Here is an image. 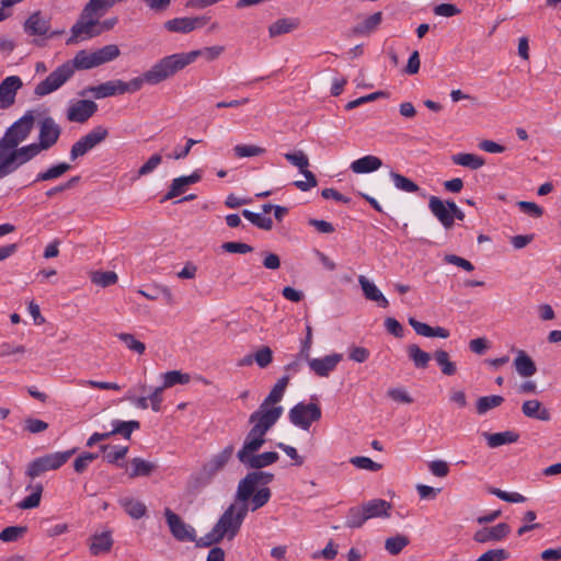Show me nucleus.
<instances>
[{
  "label": "nucleus",
  "mask_w": 561,
  "mask_h": 561,
  "mask_svg": "<svg viewBox=\"0 0 561 561\" xmlns=\"http://www.w3.org/2000/svg\"><path fill=\"white\" fill-rule=\"evenodd\" d=\"M276 414H267L261 423H252V428L248 432L243 446L237 453L238 460L245 467L260 470L275 463L279 456L276 451H265L256 455L265 444V435L274 426Z\"/></svg>",
  "instance_id": "nucleus-1"
},
{
  "label": "nucleus",
  "mask_w": 561,
  "mask_h": 561,
  "mask_svg": "<svg viewBox=\"0 0 561 561\" xmlns=\"http://www.w3.org/2000/svg\"><path fill=\"white\" fill-rule=\"evenodd\" d=\"M179 64L174 60L169 59L165 56L154 62L148 70L141 73V76L131 79L128 82L122 80L123 94L135 93L139 91L145 83L149 85H158L163 81H167L175 76V69Z\"/></svg>",
  "instance_id": "nucleus-2"
},
{
  "label": "nucleus",
  "mask_w": 561,
  "mask_h": 561,
  "mask_svg": "<svg viewBox=\"0 0 561 561\" xmlns=\"http://www.w3.org/2000/svg\"><path fill=\"white\" fill-rule=\"evenodd\" d=\"M103 14L99 8L91 9L89 1L81 11L77 22L70 28L71 35L66 41V44L75 45L101 35L99 18Z\"/></svg>",
  "instance_id": "nucleus-3"
},
{
  "label": "nucleus",
  "mask_w": 561,
  "mask_h": 561,
  "mask_svg": "<svg viewBox=\"0 0 561 561\" xmlns=\"http://www.w3.org/2000/svg\"><path fill=\"white\" fill-rule=\"evenodd\" d=\"M121 55V50L117 45L108 44L94 51L87 49L79 50L73 59L66 61L71 68V75L73 76L76 70H88L106 62L116 59Z\"/></svg>",
  "instance_id": "nucleus-4"
},
{
  "label": "nucleus",
  "mask_w": 561,
  "mask_h": 561,
  "mask_svg": "<svg viewBox=\"0 0 561 561\" xmlns=\"http://www.w3.org/2000/svg\"><path fill=\"white\" fill-rule=\"evenodd\" d=\"M249 512L248 502L230 504L215 524V531L224 539L232 540L239 533Z\"/></svg>",
  "instance_id": "nucleus-5"
},
{
  "label": "nucleus",
  "mask_w": 561,
  "mask_h": 561,
  "mask_svg": "<svg viewBox=\"0 0 561 561\" xmlns=\"http://www.w3.org/2000/svg\"><path fill=\"white\" fill-rule=\"evenodd\" d=\"M288 383H289L288 375L280 377L277 380V382L274 385V387L272 388V390L270 391L267 397L263 400V402L261 403L259 409L250 415L249 422L250 423H261L263 417L266 416L267 414L268 415L276 414V416L274 417L275 419L274 424H275L278 421V419L282 416L284 410H283V407H280V405H277V407H273V405L278 403L283 399Z\"/></svg>",
  "instance_id": "nucleus-6"
},
{
  "label": "nucleus",
  "mask_w": 561,
  "mask_h": 561,
  "mask_svg": "<svg viewBox=\"0 0 561 561\" xmlns=\"http://www.w3.org/2000/svg\"><path fill=\"white\" fill-rule=\"evenodd\" d=\"M32 159L34 156L28 147L10 148L0 142V180L13 174Z\"/></svg>",
  "instance_id": "nucleus-7"
},
{
  "label": "nucleus",
  "mask_w": 561,
  "mask_h": 561,
  "mask_svg": "<svg viewBox=\"0 0 561 561\" xmlns=\"http://www.w3.org/2000/svg\"><path fill=\"white\" fill-rule=\"evenodd\" d=\"M75 451L76 449L56 451L35 458L27 465L25 474L31 479H35L46 471L57 470L69 460Z\"/></svg>",
  "instance_id": "nucleus-8"
},
{
  "label": "nucleus",
  "mask_w": 561,
  "mask_h": 561,
  "mask_svg": "<svg viewBox=\"0 0 561 561\" xmlns=\"http://www.w3.org/2000/svg\"><path fill=\"white\" fill-rule=\"evenodd\" d=\"M61 135L60 126L51 116L44 117L39 123L38 141L26 145L32 154L37 157L42 151L55 146Z\"/></svg>",
  "instance_id": "nucleus-9"
},
{
  "label": "nucleus",
  "mask_w": 561,
  "mask_h": 561,
  "mask_svg": "<svg viewBox=\"0 0 561 561\" xmlns=\"http://www.w3.org/2000/svg\"><path fill=\"white\" fill-rule=\"evenodd\" d=\"M35 117L32 112H26L14 122L4 133L0 142L3 147L20 148V144L27 139L34 128Z\"/></svg>",
  "instance_id": "nucleus-10"
},
{
  "label": "nucleus",
  "mask_w": 561,
  "mask_h": 561,
  "mask_svg": "<svg viewBox=\"0 0 561 561\" xmlns=\"http://www.w3.org/2000/svg\"><path fill=\"white\" fill-rule=\"evenodd\" d=\"M274 473L253 470L238 483L236 502H248L259 485L266 486L274 480Z\"/></svg>",
  "instance_id": "nucleus-11"
},
{
  "label": "nucleus",
  "mask_w": 561,
  "mask_h": 561,
  "mask_svg": "<svg viewBox=\"0 0 561 561\" xmlns=\"http://www.w3.org/2000/svg\"><path fill=\"white\" fill-rule=\"evenodd\" d=\"M322 416L319 404L310 402H299L294 405L288 413V419L295 426L308 431L313 422H318Z\"/></svg>",
  "instance_id": "nucleus-12"
},
{
  "label": "nucleus",
  "mask_w": 561,
  "mask_h": 561,
  "mask_svg": "<svg viewBox=\"0 0 561 561\" xmlns=\"http://www.w3.org/2000/svg\"><path fill=\"white\" fill-rule=\"evenodd\" d=\"M234 447L232 444L226 446L220 453L214 455L201 469L197 474V481L202 485L208 484L213 478L225 468L231 459Z\"/></svg>",
  "instance_id": "nucleus-13"
},
{
  "label": "nucleus",
  "mask_w": 561,
  "mask_h": 561,
  "mask_svg": "<svg viewBox=\"0 0 561 561\" xmlns=\"http://www.w3.org/2000/svg\"><path fill=\"white\" fill-rule=\"evenodd\" d=\"M71 75V68L64 62L57 67L49 76L36 84L34 94L37 96H45L58 90L65 82H67Z\"/></svg>",
  "instance_id": "nucleus-14"
},
{
  "label": "nucleus",
  "mask_w": 561,
  "mask_h": 561,
  "mask_svg": "<svg viewBox=\"0 0 561 561\" xmlns=\"http://www.w3.org/2000/svg\"><path fill=\"white\" fill-rule=\"evenodd\" d=\"M225 50L224 46H211L204 49L191 50L188 53H176L169 55V59L179 64L175 69V75L183 70L188 65L193 64L199 56H204L207 60L211 61L218 58Z\"/></svg>",
  "instance_id": "nucleus-15"
},
{
  "label": "nucleus",
  "mask_w": 561,
  "mask_h": 561,
  "mask_svg": "<svg viewBox=\"0 0 561 561\" xmlns=\"http://www.w3.org/2000/svg\"><path fill=\"white\" fill-rule=\"evenodd\" d=\"M164 516L169 525L171 534L180 541H194L195 530L186 525L182 518L170 508L164 510Z\"/></svg>",
  "instance_id": "nucleus-16"
},
{
  "label": "nucleus",
  "mask_w": 561,
  "mask_h": 561,
  "mask_svg": "<svg viewBox=\"0 0 561 561\" xmlns=\"http://www.w3.org/2000/svg\"><path fill=\"white\" fill-rule=\"evenodd\" d=\"M209 16H195V18H175L172 20H168L164 23L165 30L173 33H182L187 34L196 28H201L206 25L209 21Z\"/></svg>",
  "instance_id": "nucleus-17"
},
{
  "label": "nucleus",
  "mask_w": 561,
  "mask_h": 561,
  "mask_svg": "<svg viewBox=\"0 0 561 561\" xmlns=\"http://www.w3.org/2000/svg\"><path fill=\"white\" fill-rule=\"evenodd\" d=\"M98 111V105L91 100H79L67 110V119L73 123H85Z\"/></svg>",
  "instance_id": "nucleus-18"
},
{
  "label": "nucleus",
  "mask_w": 561,
  "mask_h": 561,
  "mask_svg": "<svg viewBox=\"0 0 561 561\" xmlns=\"http://www.w3.org/2000/svg\"><path fill=\"white\" fill-rule=\"evenodd\" d=\"M343 359V355L333 353L322 358H311L309 356L308 365L310 369L319 377H328L332 373L337 364Z\"/></svg>",
  "instance_id": "nucleus-19"
},
{
  "label": "nucleus",
  "mask_w": 561,
  "mask_h": 561,
  "mask_svg": "<svg viewBox=\"0 0 561 561\" xmlns=\"http://www.w3.org/2000/svg\"><path fill=\"white\" fill-rule=\"evenodd\" d=\"M511 533V527L506 523H500L492 527H483L478 529L473 535V540L479 543L490 541H501L505 539Z\"/></svg>",
  "instance_id": "nucleus-20"
},
{
  "label": "nucleus",
  "mask_w": 561,
  "mask_h": 561,
  "mask_svg": "<svg viewBox=\"0 0 561 561\" xmlns=\"http://www.w3.org/2000/svg\"><path fill=\"white\" fill-rule=\"evenodd\" d=\"M23 85L22 80L18 76L7 77L0 83V107L8 108L14 101L18 90Z\"/></svg>",
  "instance_id": "nucleus-21"
},
{
  "label": "nucleus",
  "mask_w": 561,
  "mask_h": 561,
  "mask_svg": "<svg viewBox=\"0 0 561 561\" xmlns=\"http://www.w3.org/2000/svg\"><path fill=\"white\" fill-rule=\"evenodd\" d=\"M201 179H202V174L199 171H194L190 175L180 176V178L174 179L170 185L168 193L161 199V203L180 196L181 194H183L185 192L186 186L199 182Z\"/></svg>",
  "instance_id": "nucleus-22"
},
{
  "label": "nucleus",
  "mask_w": 561,
  "mask_h": 561,
  "mask_svg": "<svg viewBox=\"0 0 561 561\" xmlns=\"http://www.w3.org/2000/svg\"><path fill=\"white\" fill-rule=\"evenodd\" d=\"M91 93L95 99H105L114 95L123 94L122 80H110L94 87H88L81 92V95Z\"/></svg>",
  "instance_id": "nucleus-23"
},
{
  "label": "nucleus",
  "mask_w": 561,
  "mask_h": 561,
  "mask_svg": "<svg viewBox=\"0 0 561 561\" xmlns=\"http://www.w3.org/2000/svg\"><path fill=\"white\" fill-rule=\"evenodd\" d=\"M428 208L445 229L449 230L454 227V216H451L446 202H443L437 196H431L428 201Z\"/></svg>",
  "instance_id": "nucleus-24"
},
{
  "label": "nucleus",
  "mask_w": 561,
  "mask_h": 561,
  "mask_svg": "<svg viewBox=\"0 0 561 561\" xmlns=\"http://www.w3.org/2000/svg\"><path fill=\"white\" fill-rule=\"evenodd\" d=\"M50 23L42 16L41 11L32 13L24 23V31L28 35L44 36L48 33Z\"/></svg>",
  "instance_id": "nucleus-25"
},
{
  "label": "nucleus",
  "mask_w": 561,
  "mask_h": 561,
  "mask_svg": "<svg viewBox=\"0 0 561 561\" xmlns=\"http://www.w3.org/2000/svg\"><path fill=\"white\" fill-rule=\"evenodd\" d=\"M522 412L525 416L548 422L551 420L550 411L536 399L527 400L522 405Z\"/></svg>",
  "instance_id": "nucleus-26"
},
{
  "label": "nucleus",
  "mask_w": 561,
  "mask_h": 561,
  "mask_svg": "<svg viewBox=\"0 0 561 561\" xmlns=\"http://www.w3.org/2000/svg\"><path fill=\"white\" fill-rule=\"evenodd\" d=\"M358 283L363 289L366 299L376 301L382 308H387L389 306L388 299L383 296V294L377 288V286L374 283L368 280L367 277L360 275L358 277Z\"/></svg>",
  "instance_id": "nucleus-27"
},
{
  "label": "nucleus",
  "mask_w": 561,
  "mask_h": 561,
  "mask_svg": "<svg viewBox=\"0 0 561 561\" xmlns=\"http://www.w3.org/2000/svg\"><path fill=\"white\" fill-rule=\"evenodd\" d=\"M363 508L367 516V519L377 518V517H389L391 503L387 502L382 499H374L366 503H364Z\"/></svg>",
  "instance_id": "nucleus-28"
},
{
  "label": "nucleus",
  "mask_w": 561,
  "mask_h": 561,
  "mask_svg": "<svg viewBox=\"0 0 561 561\" xmlns=\"http://www.w3.org/2000/svg\"><path fill=\"white\" fill-rule=\"evenodd\" d=\"M381 165L382 161L380 158L368 154L353 161L350 168L356 174H364L377 171Z\"/></svg>",
  "instance_id": "nucleus-29"
},
{
  "label": "nucleus",
  "mask_w": 561,
  "mask_h": 561,
  "mask_svg": "<svg viewBox=\"0 0 561 561\" xmlns=\"http://www.w3.org/2000/svg\"><path fill=\"white\" fill-rule=\"evenodd\" d=\"M514 367L519 376L528 378L536 374L537 366L531 357L523 350L517 351L514 359Z\"/></svg>",
  "instance_id": "nucleus-30"
},
{
  "label": "nucleus",
  "mask_w": 561,
  "mask_h": 561,
  "mask_svg": "<svg viewBox=\"0 0 561 561\" xmlns=\"http://www.w3.org/2000/svg\"><path fill=\"white\" fill-rule=\"evenodd\" d=\"M157 468L158 466L154 462L135 457L130 460V467L127 469V472L130 479H135L138 477H149Z\"/></svg>",
  "instance_id": "nucleus-31"
},
{
  "label": "nucleus",
  "mask_w": 561,
  "mask_h": 561,
  "mask_svg": "<svg viewBox=\"0 0 561 561\" xmlns=\"http://www.w3.org/2000/svg\"><path fill=\"white\" fill-rule=\"evenodd\" d=\"M299 25L300 21L297 18L278 19L268 26V34L271 37L288 34L297 30Z\"/></svg>",
  "instance_id": "nucleus-32"
},
{
  "label": "nucleus",
  "mask_w": 561,
  "mask_h": 561,
  "mask_svg": "<svg viewBox=\"0 0 561 561\" xmlns=\"http://www.w3.org/2000/svg\"><path fill=\"white\" fill-rule=\"evenodd\" d=\"M482 436L486 439L490 448H496L505 444L516 443L519 438V434L514 431H505L500 433H488L484 432Z\"/></svg>",
  "instance_id": "nucleus-33"
},
{
  "label": "nucleus",
  "mask_w": 561,
  "mask_h": 561,
  "mask_svg": "<svg viewBox=\"0 0 561 561\" xmlns=\"http://www.w3.org/2000/svg\"><path fill=\"white\" fill-rule=\"evenodd\" d=\"M100 450L104 453V459L108 463H114L121 468L125 466V463L119 462V460H123L126 457L128 453V446L101 445Z\"/></svg>",
  "instance_id": "nucleus-34"
},
{
  "label": "nucleus",
  "mask_w": 561,
  "mask_h": 561,
  "mask_svg": "<svg viewBox=\"0 0 561 561\" xmlns=\"http://www.w3.org/2000/svg\"><path fill=\"white\" fill-rule=\"evenodd\" d=\"M451 161L456 165L465 167L470 170H478L484 165L485 160L483 157L474 153H456L451 156Z\"/></svg>",
  "instance_id": "nucleus-35"
},
{
  "label": "nucleus",
  "mask_w": 561,
  "mask_h": 561,
  "mask_svg": "<svg viewBox=\"0 0 561 561\" xmlns=\"http://www.w3.org/2000/svg\"><path fill=\"white\" fill-rule=\"evenodd\" d=\"M113 539L111 533L104 531L91 538L90 551L93 556L106 553L112 549Z\"/></svg>",
  "instance_id": "nucleus-36"
},
{
  "label": "nucleus",
  "mask_w": 561,
  "mask_h": 561,
  "mask_svg": "<svg viewBox=\"0 0 561 561\" xmlns=\"http://www.w3.org/2000/svg\"><path fill=\"white\" fill-rule=\"evenodd\" d=\"M408 357L413 362L414 366L419 369H425L431 360V354L421 350L416 344H410L407 347Z\"/></svg>",
  "instance_id": "nucleus-37"
},
{
  "label": "nucleus",
  "mask_w": 561,
  "mask_h": 561,
  "mask_svg": "<svg viewBox=\"0 0 561 561\" xmlns=\"http://www.w3.org/2000/svg\"><path fill=\"white\" fill-rule=\"evenodd\" d=\"M139 428H140V423L138 421L115 420V421H113V430L110 431V434H111V436L119 434L125 439H129L131 436V433Z\"/></svg>",
  "instance_id": "nucleus-38"
},
{
  "label": "nucleus",
  "mask_w": 561,
  "mask_h": 561,
  "mask_svg": "<svg viewBox=\"0 0 561 561\" xmlns=\"http://www.w3.org/2000/svg\"><path fill=\"white\" fill-rule=\"evenodd\" d=\"M70 169H71V165L66 162L55 164V165L50 167L49 169H47L46 171L39 172L36 175L35 182H44V181H50V180L58 179L61 175H64L66 172H68Z\"/></svg>",
  "instance_id": "nucleus-39"
},
{
  "label": "nucleus",
  "mask_w": 561,
  "mask_h": 561,
  "mask_svg": "<svg viewBox=\"0 0 561 561\" xmlns=\"http://www.w3.org/2000/svg\"><path fill=\"white\" fill-rule=\"evenodd\" d=\"M121 504L126 511V513L134 519H139L144 517L147 513L146 505L140 501L126 497L121 500Z\"/></svg>",
  "instance_id": "nucleus-40"
},
{
  "label": "nucleus",
  "mask_w": 561,
  "mask_h": 561,
  "mask_svg": "<svg viewBox=\"0 0 561 561\" xmlns=\"http://www.w3.org/2000/svg\"><path fill=\"white\" fill-rule=\"evenodd\" d=\"M434 359L440 367V370L446 376H453L457 371L456 364L450 360L448 352L444 350H437L434 352Z\"/></svg>",
  "instance_id": "nucleus-41"
},
{
  "label": "nucleus",
  "mask_w": 561,
  "mask_h": 561,
  "mask_svg": "<svg viewBox=\"0 0 561 561\" xmlns=\"http://www.w3.org/2000/svg\"><path fill=\"white\" fill-rule=\"evenodd\" d=\"M504 402V398L499 394H492V396H485L480 397L477 400V413L479 415L485 414L491 409H494L496 407H500Z\"/></svg>",
  "instance_id": "nucleus-42"
},
{
  "label": "nucleus",
  "mask_w": 561,
  "mask_h": 561,
  "mask_svg": "<svg viewBox=\"0 0 561 561\" xmlns=\"http://www.w3.org/2000/svg\"><path fill=\"white\" fill-rule=\"evenodd\" d=\"M368 520L363 506H353L346 515L345 526L348 528H359Z\"/></svg>",
  "instance_id": "nucleus-43"
},
{
  "label": "nucleus",
  "mask_w": 561,
  "mask_h": 561,
  "mask_svg": "<svg viewBox=\"0 0 561 561\" xmlns=\"http://www.w3.org/2000/svg\"><path fill=\"white\" fill-rule=\"evenodd\" d=\"M164 389L171 388L175 385H186L191 381V376L180 370H170L162 375Z\"/></svg>",
  "instance_id": "nucleus-44"
},
{
  "label": "nucleus",
  "mask_w": 561,
  "mask_h": 561,
  "mask_svg": "<svg viewBox=\"0 0 561 561\" xmlns=\"http://www.w3.org/2000/svg\"><path fill=\"white\" fill-rule=\"evenodd\" d=\"M410 543V539L405 535H396L393 537H389L385 541V549L391 554H399Z\"/></svg>",
  "instance_id": "nucleus-45"
},
{
  "label": "nucleus",
  "mask_w": 561,
  "mask_h": 561,
  "mask_svg": "<svg viewBox=\"0 0 561 561\" xmlns=\"http://www.w3.org/2000/svg\"><path fill=\"white\" fill-rule=\"evenodd\" d=\"M389 175L393 181L394 186L400 191L407 193H416L420 190L415 182L398 172L391 171Z\"/></svg>",
  "instance_id": "nucleus-46"
},
{
  "label": "nucleus",
  "mask_w": 561,
  "mask_h": 561,
  "mask_svg": "<svg viewBox=\"0 0 561 561\" xmlns=\"http://www.w3.org/2000/svg\"><path fill=\"white\" fill-rule=\"evenodd\" d=\"M382 21V13L376 12L366 18L362 23L357 24L354 28L355 33L368 34L374 32Z\"/></svg>",
  "instance_id": "nucleus-47"
},
{
  "label": "nucleus",
  "mask_w": 561,
  "mask_h": 561,
  "mask_svg": "<svg viewBox=\"0 0 561 561\" xmlns=\"http://www.w3.org/2000/svg\"><path fill=\"white\" fill-rule=\"evenodd\" d=\"M242 216L260 229L268 231L273 228V220L271 217L262 216L261 214L251 211L249 209H243Z\"/></svg>",
  "instance_id": "nucleus-48"
},
{
  "label": "nucleus",
  "mask_w": 561,
  "mask_h": 561,
  "mask_svg": "<svg viewBox=\"0 0 561 561\" xmlns=\"http://www.w3.org/2000/svg\"><path fill=\"white\" fill-rule=\"evenodd\" d=\"M43 493V485L41 483H37L33 486V492L24 497L22 501H20L16 506L20 510H31L35 508L39 505Z\"/></svg>",
  "instance_id": "nucleus-49"
},
{
  "label": "nucleus",
  "mask_w": 561,
  "mask_h": 561,
  "mask_svg": "<svg viewBox=\"0 0 561 561\" xmlns=\"http://www.w3.org/2000/svg\"><path fill=\"white\" fill-rule=\"evenodd\" d=\"M272 492L270 488L263 486L257 491H254L252 496L250 497L251 502L249 505V510L255 512L256 510L263 507L271 499Z\"/></svg>",
  "instance_id": "nucleus-50"
},
{
  "label": "nucleus",
  "mask_w": 561,
  "mask_h": 561,
  "mask_svg": "<svg viewBox=\"0 0 561 561\" xmlns=\"http://www.w3.org/2000/svg\"><path fill=\"white\" fill-rule=\"evenodd\" d=\"M118 277L113 271H96L91 274V282L101 287H108L116 284Z\"/></svg>",
  "instance_id": "nucleus-51"
},
{
  "label": "nucleus",
  "mask_w": 561,
  "mask_h": 561,
  "mask_svg": "<svg viewBox=\"0 0 561 561\" xmlns=\"http://www.w3.org/2000/svg\"><path fill=\"white\" fill-rule=\"evenodd\" d=\"M26 531V526H9L0 531V540L3 542H13L23 537Z\"/></svg>",
  "instance_id": "nucleus-52"
},
{
  "label": "nucleus",
  "mask_w": 561,
  "mask_h": 561,
  "mask_svg": "<svg viewBox=\"0 0 561 561\" xmlns=\"http://www.w3.org/2000/svg\"><path fill=\"white\" fill-rule=\"evenodd\" d=\"M265 148L255 145H237L233 152L237 158H250L265 153Z\"/></svg>",
  "instance_id": "nucleus-53"
},
{
  "label": "nucleus",
  "mask_w": 561,
  "mask_h": 561,
  "mask_svg": "<svg viewBox=\"0 0 561 561\" xmlns=\"http://www.w3.org/2000/svg\"><path fill=\"white\" fill-rule=\"evenodd\" d=\"M108 136V130L104 126H95L88 134L84 135L85 140L89 141L91 148H95L102 141H104Z\"/></svg>",
  "instance_id": "nucleus-54"
},
{
  "label": "nucleus",
  "mask_w": 561,
  "mask_h": 561,
  "mask_svg": "<svg viewBox=\"0 0 561 561\" xmlns=\"http://www.w3.org/2000/svg\"><path fill=\"white\" fill-rule=\"evenodd\" d=\"M99 455L94 453L84 451L78 456L73 461V469L77 473H83L91 462L98 459Z\"/></svg>",
  "instance_id": "nucleus-55"
},
{
  "label": "nucleus",
  "mask_w": 561,
  "mask_h": 561,
  "mask_svg": "<svg viewBox=\"0 0 561 561\" xmlns=\"http://www.w3.org/2000/svg\"><path fill=\"white\" fill-rule=\"evenodd\" d=\"M350 462L358 469L378 471L382 468L381 463L373 461L368 457L355 456L350 459Z\"/></svg>",
  "instance_id": "nucleus-56"
},
{
  "label": "nucleus",
  "mask_w": 561,
  "mask_h": 561,
  "mask_svg": "<svg viewBox=\"0 0 561 561\" xmlns=\"http://www.w3.org/2000/svg\"><path fill=\"white\" fill-rule=\"evenodd\" d=\"M117 337L125 343V345L133 352H136L137 354H144L146 351V345L136 340L135 336L130 333H119L117 334Z\"/></svg>",
  "instance_id": "nucleus-57"
},
{
  "label": "nucleus",
  "mask_w": 561,
  "mask_h": 561,
  "mask_svg": "<svg viewBox=\"0 0 561 561\" xmlns=\"http://www.w3.org/2000/svg\"><path fill=\"white\" fill-rule=\"evenodd\" d=\"M253 356L260 368H266L273 362V351L270 346L260 347Z\"/></svg>",
  "instance_id": "nucleus-58"
},
{
  "label": "nucleus",
  "mask_w": 561,
  "mask_h": 561,
  "mask_svg": "<svg viewBox=\"0 0 561 561\" xmlns=\"http://www.w3.org/2000/svg\"><path fill=\"white\" fill-rule=\"evenodd\" d=\"M162 162V157L159 153L152 154L137 171L135 180L145 176L151 172Z\"/></svg>",
  "instance_id": "nucleus-59"
},
{
  "label": "nucleus",
  "mask_w": 561,
  "mask_h": 561,
  "mask_svg": "<svg viewBox=\"0 0 561 561\" xmlns=\"http://www.w3.org/2000/svg\"><path fill=\"white\" fill-rule=\"evenodd\" d=\"M536 517L537 515L534 511H527L523 516L524 525L517 529V535L523 536L528 531L540 528L541 524L533 523L536 519Z\"/></svg>",
  "instance_id": "nucleus-60"
},
{
  "label": "nucleus",
  "mask_w": 561,
  "mask_h": 561,
  "mask_svg": "<svg viewBox=\"0 0 561 561\" xmlns=\"http://www.w3.org/2000/svg\"><path fill=\"white\" fill-rule=\"evenodd\" d=\"M90 150H92V148L89 145V141L85 140L84 136H82L78 141H76L71 146V149H70V160L75 161L78 158L83 157Z\"/></svg>",
  "instance_id": "nucleus-61"
},
{
  "label": "nucleus",
  "mask_w": 561,
  "mask_h": 561,
  "mask_svg": "<svg viewBox=\"0 0 561 561\" xmlns=\"http://www.w3.org/2000/svg\"><path fill=\"white\" fill-rule=\"evenodd\" d=\"M285 159L299 170L309 167V159L304 151L288 152L284 154Z\"/></svg>",
  "instance_id": "nucleus-62"
},
{
  "label": "nucleus",
  "mask_w": 561,
  "mask_h": 561,
  "mask_svg": "<svg viewBox=\"0 0 561 561\" xmlns=\"http://www.w3.org/2000/svg\"><path fill=\"white\" fill-rule=\"evenodd\" d=\"M26 353V348L23 345H14L9 342L0 344V358L9 356H21Z\"/></svg>",
  "instance_id": "nucleus-63"
},
{
  "label": "nucleus",
  "mask_w": 561,
  "mask_h": 561,
  "mask_svg": "<svg viewBox=\"0 0 561 561\" xmlns=\"http://www.w3.org/2000/svg\"><path fill=\"white\" fill-rule=\"evenodd\" d=\"M510 558V552L506 549H491L481 554L476 561H504Z\"/></svg>",
  "instance_id": "nucleus-64"
}]
</instances>
